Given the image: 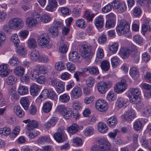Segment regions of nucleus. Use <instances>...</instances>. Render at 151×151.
<instances>
[{
    "label": "nucleus",
    "instance_id": "obj_43",
    "mask_svg": "<svg viewBox=\"0 0 151 151\" xmlns=\"http://www.w3.org/2000/svg\"><path fill=\"white\" fill-rule=\"evenodd\" d=\"M52 103L50 101H48L44 103L43 106V111L45 113L49 112L51 110Z\"/></svg>",
    "mask_w": 151,
    "mask_h": 151
},
{
    "label": "nucleus",
    "instance_id": "obj_9",
    "mask_svg": "<svg viewBox=\"0 0 151 151\" xmlns=\"http://www.w3.org/2000/svg\"><path fill=\"white\" fill-rule=\"evenodd\" d=\"M8 24L12 29H15L21 28L24 25V22L22 19L18 17H15L11 19L8 22Z\"/></svg>",
    "mask_w": 151,
    "mask_h": 151
},
{
    "label": "nucleus",
    "instance_id": "obj_24",
    "mask_svg": "<svg viewBox=\"0 0 151 151\" xmlns=\"http://www.w3.org/2000/svg\"><path fill=\"white\" fill-rule=\"evenodd\" d=\"M70 60L73 63L78 62L81 58L77 52L76 51H71L69 55Z\"/></svg>",
    "mask_w": 151,
    "mask_h": 151
},
{
    "label": "nucleus",
    "instance_id": "obj_51",
    "mask_svg": "<svg viewBox=\"0 0 151 151\" xmlns=\"http://www.w3.org/2000/svg\"><path fill=\"white\" fill-rule=\"evenodd\" d=\"M11 41L13 42L14 45L17 47L20 41L18 35L17 34H13L11 38Z\"/></svg>",
    "mask_w": 151,
    "mask_h": 151
},
{
    "label": "nucleus",
    "instance_id": "obj_22",
    "mask_svg": "<svg viewBox=\"0 0 151 151\" xmlns=\"http://www.w3.org/2000/svg\"><path fill=\"white\" fill-rule=\"evenodd\" d=\"M131 53V51L126 47H122L119 52V54L123 59L127 58Z\"/></svg>",
    "mask_w": 151,
    "mask_h": 151
},
{
    "label": "nucleus",
    "instance_id": "obj_5",
    "mask_svg": "<svg viewBox=\"0 0 151 151\" xmlns=\"http://www.w3.org/2000/svg\"><path fill=\"white\" fill-rule=\"evenodd\" d=\"M116 29L118 35H123L127 37L129 34L130 25L127 22L122 20L116 27Z\"/></svg>",
    "mask_w": 151,
    "mask_h": 151
},
{
    "label": "nucleus",
    "instance_id": "obj_13",
    "mask_svg": "<svg viewBox=\"0 0 151 151\" xmlns=\"http://www.w3.org/2000/svg\"><path fill=\"white\" fill-rule=\"evenodd\" d=\"M127 85L125 80L122 79L117 83L114 87V90L117 93H120L125 91L127 88Z\"/></svg>",
    "mask_w": 151,
    "mask_h": 151
},
{
    "label": "nucleus",
    "instance_id": "obj_34",
    "mask_svg": "<svg viewBox=\"0 0 151 151\" xmlns=\"http://www.w3.org/2000/svg\"><path fill=\"white\" fill-rule=\"evenodd\" d=\"M58 30V28L55 27L51 26L49 28L48 31L52 37H57L59 34Z\"/></svg>",
    "mask_w": 151,
    "mask_h": 151
},
{
    "label": "nucleus",
    "instance_id": "obj_50",
    "mask_svg": "<svg viewBox=\"0 0 151 151\" xmlns=\"http://www.w3.org/2000/svg\"><path fill=\"white\" fill-rule=\"evenodd\" d=\"M55 90L58 93H61L65 91V87L63 82L61 81H59V83L55 87Z\"/></svg>",
    "mask_w": 151,
    "mask_h": 151
},
{
    "label": "nucleus",
    "instance_id": "obj_32",
    "mask_svg": "<svg viewBox=\"0 0 151 151\" xmlns=\"http://www.w3.org/2000/svg\"><path fill=\"white\" fill-rule=\"evenodd\" d=\"M39 52L36 50H34L32 51L30 54V58L33 61H38L40 57Z\"/></svg>",
    "mask_w": 151,
    "mask_h": 151
},
{
    "label": "nucleus",
    "instance_id": "obj_7",
    "mask_svg": "<svg viewBox=\"0 0 151 151\" xmlns=\"http://www.w3.org/2000/svg\"><path fill=\"white\" fill-rule=\"evenodd\" d=\"M112 7L120 13L124 12L127 9L126 3L124 1L119 0H114L112 1Z\"/></svg>",
    "mask_w": 151,
    "mask_h": 151
},
{
    "label": "nucleus",
    "instance_id": "obj_63",
    "mask_svg": "<svg viewBox=\"0 0 151 151\" xmlns=\"http://www.w3.org/2000/svg\"><path fill=\"white\" fill-rule=\"evenodd\" d=\"M84 16L85 18L89 21H92L93 18L94 17L95 15L93 14H91L90 12L88 11H86L84 13Z\"/></svg>",
    "mask_w": 151,
    "mask_h": 151
},
{
    "label": "nucleus",
    "instance_id": "obj_36",
    "mask_svg": "<svg viewBox=\"0 0 151 151\" xmlns=\"http://www.w3.org/2000/svg\"><path fill=\"white\" fill-rule=\"evenodd\" d=\"M117 119L115 116H112L109 118L107 121V124L111 127H113L116 125L117 123Z\"/></svg>",
    "mask_w": 151,
    "mask_h": 151
},
{
    "label": "nucleus",
    "instance_id": "obj_47",
    "mask_svg": "<svg viewBox=\"0 0 151 151\" xmlns=\"http://www.w3.org/2000/svg\"><path fill=\"white\" fill-rule=\"evenodd\" d=\"M17 92L19 94L23 95L27 94L28 93V90L26 86H20L18 87Z\"/></svg>",
    "mask_w": 151,
    "mask_h": 151
},
{
    "label": "nucleus",
    "instance_id": "obj_6",
    "mask_svg": "<svg viewBox=\"0 0 151 151\" xmlns=\"http://www.w3.org/2000/svg\"><path fill=\"white\" fill-rule=\"evenodd\" d=\"M57 111L60 112L63 117L65 119H69L72 116V111L70 108L66 107L64 105H59L56 108Z\"/></svg>",
    "mask_w": 151,
    "mask_h": 151
},
{
    "label": "nucleus",
    "instance_id": "obj_49",
    "mask_svg": "<svg viewBox=\"0 0 151 151\" xmlns=\"http://www.w3.org/2000/svg\"><path fill=\"white\" fill-rule=\"evenodd\" d=\"M94 131L93 128L92 127H87L83 131L84 135L86 137L92 135Z\"/></svg>",
    "mask_w": 151,
    "mask_h": 151
},
{
    "label": "nucleus",
    "instance_id": "obj_11",
    "mask_svg": "<svg viewBox=\"0 0 151 151\" xmlns=\"http://www.w3.org/2000/svg\"><path fill=\"white\" fill-rule=\"evenodd\" d=\"M39 14H33L31 17H27L26 19L27 25L30 28L35 27L38 22H39Z\"/></svg>",
    "mask_w": 151,
    "mask_h": 151
},
{
    "label": "nucleus",
    "instance_id": "obj_26",
    "mask_svg": "<svg viewBox=\"0 0 151 151\" xmlns=\"http://www.w3.org/2000/svg\"><path fill=\"white\" fill-rule=\"evenodd\" d=\"M127 100L122 97H119L116 101V105L119 108L126 107L127 105Z\"/></svg>",
    "mask_w": 151,
    "mask_h": 151
},
{
    "label": "nucleus",
    "instance_id": "obj_3",
    "mask_svg": "<svg viewBox=\"0 0 151 151\" xmlns=\"http://www.w3.org/2000/svg\"><path fill=\"white\" fill-rule=\"evenodd\" d=\"M48 98L51 100H56L58 99V95L55 92L52 88L48 89L44 88L41 92L40 95L37 99L36 101H41V98Z\"/></svg>",
    "mask_w": 151,
    "mask_h": 151
},
{
    "label": "nucleus",
    "instance_id": "obj_30",
    "mask_svg": "<svg viewBox=\"0 0 151 151\" xmlns=\"http://www.w3.org/2000/svg\"><path fill=\"white\" fill-rule=\"evenodd\" d=\"M20 102L22 106L25 110H27L29 106V101L27 97H22L20 100Z\"/></svg>",
    "mask_w": 151,
    "mask_h": 151
},
{
    "label": "nucleus",
    "instance_id": "obj_27",
    "mask_svg": "<svg viewBox=\"0 0 151 151\" xmlns=\"http://www.w3.org/2000/svg\"><path fill=\"white\" fill-rule=\"evenodd\" d=\"M97 127L99 131L101 133H105L108 131V126L104 122H101L99 123Z\"/></svg>",
    "mask_w": 151,
    "mask_h": 151
},
{
    "label": "nucleus",
    "instance_id": "obj_46",
    "mask_svg": "<svg viewBox=\"0 0 151 151\" xmlns=\"http://www.w3.org/2000/svg\"><path fill=\"white\" fill-rule=\"evenodd\" d=\"M55 68L57 70L61 71L65 69L66 67L63 62L60 61L55 63Z\"/></svg>",
    "mask_w": 151,
    "mask_h": 151
},
{
    "label": "nucleus",
    "instance_id": "obj_16",
    "mask_svg": "<svg viewBox=\"0 0 151 151\" xmlns=\"http://www.w3.org/2000/svg\"><path fill=\"white\" fill-rule=\"evenodd\" d=\"M139 87L144 92L145 96L147 98H150L151 96V85L146 83H142Z\"/></svg>",
    "mask_w": 151,
    "mask_h": 151
},
{
    "label": "nucleus",
    "instance_id": "obj_60",
    "mask_svg": "<svg viewBox=\"0 0 151 151\" xmlns=\"http://www.w3.org/2000/svg\"><path fill=\"white\" fill-rule=\"evenodd\" d=\"M20 131V128L19 126L16 127L12 131L10 136L11 137L15 138L19 134Z\"/></svg>",
    "mask_w": 151,
    "mask_h": 151
},
{
    "label": "nucleus",
    "instance_id": "obj_23",
    "mask_svg": "<svg viewBox=\"0 0 151 151\" xmlns=\"http://www.w3.org/2000/svg\"><path fill=\"white\" fill-rule=\"evenodd\" d=\"M104 19L102 15H100L95 19L94 24L96 27L98 28L102 27L104 25Z\"/></svg>",
    "mask_w": 151,
    "mask_h": 151
},
{
    "label": "nucleus",
    "instance_id": "obj_8",
    "mask_svg": "<svg viewBox=\"0 0 151 151\" xmlns=\"http://www.w3.org/2000/svg\"><path fill=\"white\" fill-rule=\"evenodd\" d=\"M113 85L111 81H107L106 82H101L97 85V88L99 92L101 94L105 93L109 88H111Z\"/></svg>",
    "mask_w": 151,
    "mask_h": 151
},
{
    "label": "nucleus",
    "instance_id": "obj_54",
    "mask_svg": "<svg viewBox=\"0 0 151 151\" xmlns=\"http://www.w3.org/2000/svg\"><path fill=\"white\" fill-rule=\"evenodd\" d=\"M17 80V78L14 76H10L7 78L6 81L8 85H12L15 84Z\"/></svg>",
    "mask_w": 151,
    "mask_h": 151
},
{
    "label": "nucleus",
    "instance_id": "obj_57",
    "mask_svg": "<svg viewBox=\"0 0 151 151\" xmlns=\"http://www.w3.org/2000/svg\"><path fill=\"white\" fill-rule=\"evenodd\" d=\"M9 63L12 66H16L19 64V61L17 58L13 56L10 59Z\"/></svg>",
    "mask_w": 151,
    "mask_h": 151
},
{
    "label": "nucleus",
    "instance_id": "obj_56",
    "mask_svg": "<svg viewBox=\"0 0 151 151\" xmlns=\"http://www.w3.org/2000/svg\"><path fill=\"white\" fill-rule=\"evenodd\" d=\"M58 10L63 14L65 15H69L71 13V10L66 7H62L59 8Z\"/></svg>",
    "mask_w": 151,
    "mask_h": 151
},
{
    "label": "nucleus",
    "instance_id": "obj_38",
    "mask_svg": "<svg viewBox=\"0 0 151 151\" xmlns=\"http://www.w3.org/2000/svg\"><path fill=\"white\" fill-rule=\"evenodd\" d=\"M8 93L9 95L11 96L14 99L16 100L19 99V96L17 94L16 91V88L14 86H12L9 88L8 91Z\"/></svg>",
    "mask_w": 151,
    "mask_h": 151
},
{
    "label": "nucleus",
    "instance_id": "obj_48",
    "mask_svg": "<svg viewBox=\"0 0 151 151\" xmlns=\"http://www.w3.org/2000/svg\"><path fill=\"white\" fill-rule=\"evenodd\" d=\"M101 67L103 70L108 71L110 67V64L109 61L106 60L102 61L101 63Z\"/></svg>",
    "mask_w": 151,
    "mask_h": 151
},
{
    "label": "nucleus",
    "instance_id": "obj_20",
    "mask_svg": "<svg viewBox=\"0 0 151 151\" xmlns=\"http://www.w3.org/2000/svg\"><path fill=\"white\" fill-rule=\"evenodd\" d=\"M0 72L1 77L4 78L7 76L10 73L8 65L6 64H3L0 65Z\"/></svg>",
    "mask_w": 151,
    "mask_h": 151
},
{
    "label": "nucleus",
    "instance_id": "obj_18",
    "mask_svg": "<svg viewBox=\"0 0 151 151\" xmlns=\"http://www.w3.org/2000/svg\"><path fill=\"white\" fill-rule=\"evenodd\" d=\"M136 117L135 111L131 107L126 112H125L124 117L128 122H130L133 120Z\"/></svg>",
    "mask_w": 151,
    "mask_h": 151
},
{
    "label": "nucleus",
    "instance_id": "obj_64",
    "mask_svg": "<svg viewBox=\"0 0 151 151\" xmlns=\"http://www.w3.org/2000/svg\"><path fill=\"white\" fill-rule=\"evenodd\" d=\"M139 20H134L132 26V30L135 32L138 31L139 29Z\"/></svg>",
    "mask_w": 151,
    "mask_h": 151
},
{
    "label": "nucleus",
    "instance_id": "obj_14",
    "mask_svg": "<svg viewBox=\"0 0 151 151\" xmlns=\"http://www.w3.org/2000/svg\"><path fill=\"white\" fill-rule=\"evenodd\" d=\"M96 108L97 110L101 112L106 111L108 108L107 103L103 99H99L97 100L95 104Z\"/></svg>",
    "mask_w": 151,
    "mask_h": 151
},
{
    "label": "nucleus",
    "instance_id": "obj_31",
    "mask_svg": "<svg viewBox=\"0 0 151 151\" xmlns=\"http://www.w3.org/2000/svg\"><path fill=\"white\" fill-rule=\"evenodd\" d=\"M57 118L53 117L50 119L44 125L45 127L47 129H49L52 127H53L57 122Z\"/></svg>",
    "mask_w": 151,
    "mask_h": 151
},
{
    "label": "nucleus",
    "instance_id": "obj_4",
    "mask_svg": "<svg viewBox=\"0 0 151 151\" xmlns=\"http://www.w3.org/2000/svg\"><path fill=\"white\" fill-rule=\"evenodd\" d=\"M116 29L118 35H123L127 37L129 34L130 25L127 22L122 20L116 27Z\"/></svg>",
    "mask_w": 151,
    "mask_h": 151
},
{
    "label": "nucleus",
    "instance_id": "obj_10",
    "mask_svg": "<svg viewBox=\"0 0 151 151\" xmlns=\"http://www.w3.org/2000/svg\"><path fill=\"white\" fill-rule=\"evenodd\" d=\"M129 98L131 102H136V100H140V97L138 96L141 94V91L140 89L138 87L131 88L129 89Z\"/></svg>",
    "mask_w": 151,
    "mask_h": 151
},
{
    "label": "nucleus",
    "instance_id": "obj_37",
    "mask_svg": "<svg viewBox=\"0 0 151 151\" xmlns=\"http://www.w3.org/2000/svg\"><path fill=\"white\" fill-rule=\"evenodd\" d=\"M14 113L19 117H23L24 116V111L19 106H15L14 109Z\"/></svg>",
    "mask_w": 151,
    "mask_h": 151
},
{
    "label": "nucleus",
    "instance_id": "obj_33",
    "mask_svg": "<svg viewBox=\"0 0 151 151\" xmlns=\"http://www.w3.org/2000/svg\"><path fill=\"white\" fill-rule=\"evenodd\" d=\"M52 18L49 15L45 14L40 16L39 14L40 22H42L43 23H47L50 22Z\"/></svg>",
    "mask_w": 151,
    "mask_h": 151
},
{
    "label": "nucleus",
    "instance_id": "obj_17",
    "mask_svg": "<svg viewBox=\"0 0 151 151\" xmlns=\"http://www.w3.org/2000/svg\"><path fill=\"white\" fill-rule=\"evenodd\" d=\"M23 122L26 124L28 123L26 127V129L29 131L37 128L39 125L38 122L35 120H31L30 119H27L24 120Z\"/></svg>",
    "mask_w": 151,
    "mask_h": 151
},
{
    "label": "nucleus",
    "instance_id": "obj_61",
    "mask_svg": "<svg viewBox=\"0 0 151 151\" xmlns=\"http://www.w3.org/2000/svg\"><path fill=\"white\" fill-rule=\"evenodd\" d=\"M29 34V32L26 30H22L20 31L18 33L19 37L22 40L26 39Z\"/></svg>",
    "mask_w": 151,
    "mask_h": 151
},
{
    "label": "nucleus",
    "instance_id": "obj_25",
    "mask_svg": "<svg viewBox=\"0 0 151 151\" xmlns=\"http://www.w3.org/2000/svg\"><path fill=\"white\" fill-rule=\"evenodd\" d=\"M28 75L32 80H36L40 74L38 70L36 69H29L27 72Z\"/></svg>",
    "mask_w": 151,
    "mask_h": 151
},
{
    "label": "nucleus",
    "instance_id": "obj_58",
    "mask_svg": "<svg viewBox=\"0 0 151 151\" xmlns=\"http://www.w3.org/2000/svg\"><path fill=\"white\" fill-rule=\"evenodd\" d=\"M95 79L91 77H89L86 80V85L89 87L93 86L95 83Z\"/></svg>",
    "mask_w": 151,
    "mask_h": 151
},
{
    "label": "nucleus",
    "instance_id": "obj_44",
    "mask_svg": "<svg viewBox=\"0 0 151 151\" xmlns=\"http://www.w3.org/2000/svg\"><path fill=\"white\" fill-rule=\"evenodd\" d=\"M142 115L145 117H148L151 116V106L149 105L145 107L142 111Z\"/></svg>",
    "mask_w": 151,
    "mask_h": 151
},
{
    "label": "nucleus",
    "instance_id": "obj_59",
    "mask_svg": "<svg viewBox=\"0 0 151 151\" xmlns=\"http://www.w3.org/2000/svg\"><path fill=\"white\" fill-rule=\"evenodd\" d=\"M106 98L109 101H114L116 99V96L113 92L110 91L108 93Z\"/></svg>",
    "mask_w": 151,
    "mask_h": 151
},
{
    "label": "nucleus",
    "instance_id": "obj_53",
    "mask_svg": "<svg viewBox=\"0 0 151 151\" xmlns=\"http://www.w3.org/2000/svg\"><path fill=\"white\" fill-rule=\"evenodd\" d=\"M70 97L68 94L65 93L60 96L59 101L63 103H65L68 102L70 101Z\"/></svg>",
    "mask_w": 151,
    "mask_h": 151
},
{
    "label": "nucleus",
    "instance_id": "obj_62",
    "mask_svg": "<svg viewBox=\"0 0 151 151\" xmlns=\"http://www.w3.org/2000/svg\"><path fill=\"white\" fill-rule=\"evenodd\" d=\"M11 132V129L8 127H5L0 129V134L6 136L10 134Z\"/></svg>",
    "mask_w": 151,
    "mask_h": 151
},
{
    "label": "nucleus",
    "instance_id": "obj_28",
    "mask_svg": "<svg viewBox=\"0 0 151 151\" xmlns=\"http://www.w3.org/2000/svg\"><path fill=\"white\" fill-rule=\"evenodd\" d=\"M129 74L134 79H137L139 76V72L138 69L134 67H131L129 70Z\"/></svg>",
    "mask_w": 151,
    "mask_h": 151
},
{
    "label": "nucleus",
    "instance_id": "obj_41",
    "mask_svg": "<svg viewBox=\"0 0 151 151\" xmlns=\"http://www.w3.org/2000/svg\"><path fill=\"white\" fill-rule=\"evenodd\" d=\"M17 52L19 55L24 57L27 54V51L24 45H20L17 49Z\"/></svg>",
    "mask_w": 151,
    "mask_h": 151
},
{
    "label": "nucleus",
    "instance_id": "obj_19",
    "mask_svg": "<svg viewBox=\"0 0 151 151\" xmlns=\"http://www.w3.org/2000/svg\"><path fill=\"white\" fill-rule=\"evenodd\" d=\"M70 95L72 99H78L81 96L82 91L79 87L76 86L71 91Z\"/></svg>",
    "mask_w": 151,
    "mask_h": 151
},
{
    "label": "nucleus",
    "instance_id": "obj_55",
    "mask_svg": "<svg viewBox=\"0 0 151 151\" xmlns=\"http://www.w3.org/2000/svg\"><path fill=\"white\" fill-rule=\"evenodd\" d=\"M76 24L77 27L81 28H84L86 26L85 20L82 19H77L76 21Z\"/></svg>",
    "mask_w": 151,
    "mask_h": 151
},
{
    "label": "nucleus",
    "instance_id": "obj_1",
    "mask_svg": "<svg viewBox=\"0 0 151 151\" xmlns=\"http://www.w3.org/2000/svg\"><path fill=\"white\" fill-rule=\"evenodd\" d=\"M97 46L96 43H95L94 47H93L91 45H88L86 44H81L79 45L80 50L83 52V57L88 63L90 62L92 56L94 54Z\"/></svg>",
    "mask_w": 151,
    "mask_h": 151
},
{
    "label": "nucleus",
    "instance_id": "obj_35",
    "mask_svg": "<svg viewBox=\"0 0 151 151\" xmlns=\"http://www.w3.org/2000/svg\"><path fill=\"white\" fill-rule=\"evenodd\" d=\"M28 47L30 49H34L37 46L36 40L34 38H29L27 42Z\"/></svg>",
    "mask_w": 151,
    "mask_h": 151
},
{
    "label": "nucleus",
    "instance_id": "obj_12",
    "mask_svg": "<svg viewBox=\"0 0 151 151\" xmlns=\"http://www.w3.org/2000/svg\"><path fill=\"white\" fill-rule=\"evenodd\" d=\"M50 40L49 36L45 34L40 35L37 39L38 45L43 48L45 47L48 46Z\"/></svg>",
    "mask_w": 151,
    "mask_h": 151
},
{
    "label": "nucleus",
    "instance_id": "obj_21",
    "mask_svg": "<svg viewBox=\"0 0 151 151\" xmlns=\"http://www.w3.org/2000/svg\"><path fill=\"white\" fill-rule=\"evenodd\" d=\"M40 90V86L35 83H32L30 86L29 90L30 93L33 96H37Z\"/></svg>",
    "mask_w": 151,
    "mask_h": 151
},
{
    "label": "nucleus",
    "instance_id": "obj_39",
    "mask_svg": "<svg viewBox=\"0 0 151 151\" xmlns=\"http://www.w3.org/2000/svg\"><path fill=\"white\" fill-rule=\"evenodd\" d=\"M38 143L43 145L51 141V139L49 136H44L40 137L37 139Z\"/></svg>",
    "mask_w": 151,
    "mask_h": 151
},
{
    "label": "nucleus",
    "instance_id": "obj_29",
    "mask_svg": "<svg viewBox=\"0 0 151 151\" xmlns=\"http://www.w3.org/2000/svg\"><path fill=\"white\" fill-rule=\"evenodd\" d=\"M25 70L21 66H18L15 67L14 70V73L17 76L21 77L24 74Z\"/></svg>",
    "mask_w": 151,
    "mask_h": 151
},
{
    "label": "nucleus",
    "instance_id": "obj_15",
    "mask_svg": "<svg viewBox=\"0 0 151 151\" xmlns=\"http://www.w3.org/2000/svg\"><path fill=\"white\" fill-rule=\"evenodd\" d=\"M65 134L63 128L58 129V132L54 134L55 139L59 143L63 142L65 140Z\"/></svg>",
    "mask_w": 151,
    "mask_h": 151
},
{
    "label": "nucleus",
    "instance_id": "obj_40",
    "mask_svg": "<svg viewBox=\"0 0 151 151\" xmlns=\"http://www.w3.org/2000/svg\"><path fill=\"white\" fill-rule=\"evenodd\" d=\"M72 107L74 110L81 111L83 109L82 104L79 101H75L73 102Z\"/></svg>",
    "mask_w": 151,
    "mask_h": 151
},
{
    "label": "nucleus",
    "instance_id": "obj_2",
    "mask_svg": "<svg viewBox=\"0 0 151 151\" xmlns=\"http://www.w3.org/2000/svg\"><path fill=\"white\" fill-rule=\"evenodd\" d=\"M98 141L100 145H93L91 147L90 151H108L110 150L111 144L106 139L99 138Z\"/></svg>",
    "mask_w": 151,
    "mask_h": 151
},
{
    "label": "nucleus",
    "instance_id": "obj_42",
    "mask_svg": "<svg viewBox=\"0 0 151 151\" xmlns=\"http://www.w3.org/2000/svg\"><path fill=\"white\" fill-rule=\"evenodd\" d=\"M111 60L112 67L114 68H116L121 62L120 59L116 56L113 57L111 58Z\"/></svg>",
    "mask_w": 151,
    "mask_h": 151
},
{
    "label": "nucleus",
    "instance_id": "obj_52",
    "mask_svg": "<svg viewBox=\"0 0 151 151\" xmlns=\"http://www.w3.org/2000/svg\"><path fill=\"white\" fill-rule=\"evenodd\" d=\"M119 46V44L117 42H114L109 47V50L112 53L115 54L118 50Z\"/></svg>",
    "mask_w": 151,
    "mask_h": 151
},
{
    "label": "nucleus",
    "instance_id": "obj_45",
    "mask_svg": "<svg viewBox=\"0 0 151 151\" xmlns=\"http://www.w3.org/2000/svg\"><path fill=\"white\" fill-rule=\"evenodd\" d=\"M68 131L70 134H74L76 133L78 130V125L76 124H73L68 128Z\"/></svg>",
    "mask_w": 151,
    "mask_h": 151
}]
</instances>
